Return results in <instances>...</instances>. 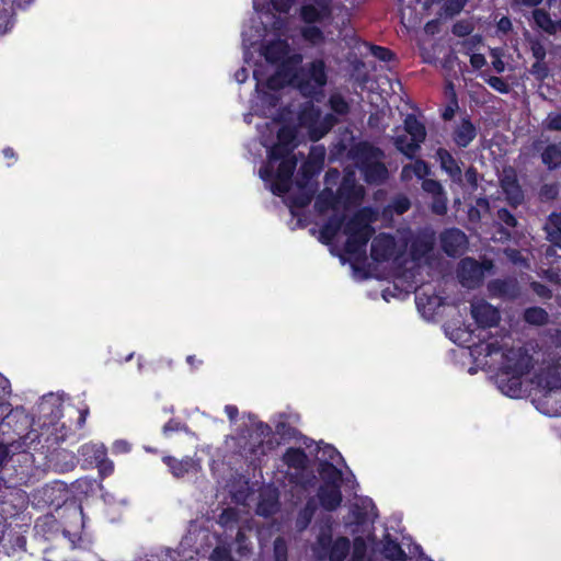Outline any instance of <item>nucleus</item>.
<instances>
[{
    "label": "nucleus",
    "instance_id": "338daca9",
    "mask_svg": "<svg viewBox=\"0 0 561 561\" xmlns=\"http://www.w3.org/2000/svg\"><path fill=\"white\" fill-rule=\"evenodd\" d=\"M321 453H322V457L324 458L323 461H335L337 458H342L341 454L339 453V450L330 445V444H325L321 449Z\"/></svg>",
    "mask_w": 561,
    "mask_h": 561
},
{
    "label": "nucleus",
    "instance_id": "0eeeda50",
    "mask_svg": "<svg viewBox=\"0 0 561 561\" xmlns=\"http://www.w3.org/2000/svg\"><path fill=\"white\" fill-rule=\"evenodd\" d=\"M327 81L325 62L314 59L301 69L298 88L304 94H312L317 88L324 87Z\"/></svg>",
    "mask_w": 561,
    "mask_h": 561
},
{
    "label": "nucleus",
    "instance_id": "a211bd4d",
    "mask_svg": "<svg viewBox=\"0 0 561 561\" xmlns=\"http://www.w3.org/2000/svg\"><path fill=\"white\" fill-rule=\"evenodd\" d=\"M394 238L389 233L378 234L371 242L370 256L377 263L389 261L394 253Z\"/></svg>",
    "mask_w": 561,
    "mask_h": 561
},
{
    "label": "nucleus",
    "instance_id": "6e6552de",
    "mask_svg": "<svg viewBox=\"0 0 561 561\" xmlns=\"http://www.w3.org/2000/svg\"><path fill=\"white\" fill-rule=\"evenodd\" d=\"M491 267V262L480 263L473 257L466 256L458 263L457 276L462 286L473 288L481 284L484 271Z\"/></svg>",
    "mask_w": 561,
    "mask_h": 561
},
{
    "label": "nucleus",
    "instance_id": "49530a36",
    "mask_svg": "<svg viewBox=\"0 0 561 561\" xmlns=\"http://www.w3.org/2000/svg\"><path fill=\"white\" fill-rule=\"evenodd\" d=\"M490 339H491V336L489 333H486L485 335H483L480 339V342H481L480 347L483 346V352H484L485 356H492L494 354L500 353L503 350L501 343L496 339L492 340V341H488ZM476 347H479V345H476Z\"/></svg>",
    "mask_w": 561,
    "mask_h": 561
},
{
    "label": "nucleus",
    "instance_id": "5fc2aeb1",
    "mask_svg": "<svg viewBox=\"0 0 561 561\" xmlns=\"http://www.w3.org/2000/svg\"><path fill=\"white\" fill-rule=\"evenodd\" d=\"M463 181L469 185L471 191H476L479 186V172L476 167L470 165L462 175Z\"/></svg>",
    "mask_w": 561,
    "mask_h": 561
},
{
    "label": "nucleus",
    "instance_id": "39448f33",
    "mask_svg": "<svg viewBox=\"0 0 561 561\" xmlns=\"http://www.w3.org/2000/svg\"><path fill=\"white\" fill-rule=\"evenodd\" d=\"M364 196V187L356 183L352 174H347L343 178L336 194L329 191V195L325 198L320 197L318 203L324 204L327 208H335L336 204L341 203L345 208H348L359 205Z\"/></svg>",
    "mask_w": 561,
    "mask_h": 561
},
{
    "label": "nucleus",
    "instance_id": "13d9d810",
    "mask_svg": "<svg viewBox=\"0 0 561 561\" xmlns=\"http://www.w3.org/2000/svg\"><path fill=\"white\" fill-rule=\"evenodd\" d=\"M422 188L432 196L444 191L442 183L434 179H424L422 182Z\"/></svg>",
    "mask_w": 561,
    "mask_h": 561
},
{
    "label": "nucleus",
    "instance_id": "a18cd8bd",
    "mask_svg": "<svg viewBox=\"0 0 561 561\" xmlns=\"http://www.w3.org/2000/svg\"><path fill=\"white\" fill-rule=\"evenodd\" d=\"M433 201L431 204V210L433 214L444 216L447 213L448 198L445 190L437 195L432 196Z\"/></svg>",
    "mask_w": 561,
    "mask_h": 561
},
{
    "label": "nucleus",
    "instance_id": "9b49d317",
    "mask_svg": "<svg viewBox=\"0 0 561 561\" xmlns=\"http://www.w3.org/2000/svg\"><path fill=\"white\" fill-rule=\"evenodd\" d=\"M300 19L306 24H323L332 20V8L327 0H316L300 8Z\"/></svg>",
    "mask_w": 561,
    "mask_h": 561
},
{
    "label": "nucleus",
    "instance_id": "2f4dec72",
    "mask_svg": "<svg viewBox=\"0 0 561 561\" xmlns=\"http://www.w3.org/2000/svg\"><path fill=\"white\" fill-rule=\"evenodd\" d=\"M318 471L322 479L321 484H337L342 483V471L331 461H320Z\"/></svg>",
    "mask_w": 561,
    "mask_h": 561
},
{
    "label": "nucleus",
    "instance_id": "b1692460",
    "mask_svg": "<svg viewBox=\"0 0 561 561\" xmlns=\"http://www.w3.org/2000/svg\"><path fill=\"white\" fill-rule=\"evenodd\" d=\"M79 456L83 460V467H95L107 455V450L103 445L83 444L78 449Z\"/></svg>",
    "mask_w": 561,
    "mask_h": 561
},
{
    "label": "nucleus",
    "instance_id": "79ce46f5",
    "mask_svg": "<svg viewBox=\"0 0 561 561\" xmlns=\"http://www.w3.org/2000/svg\"><path fill=\"white\" fill-rule=\"evenodd\" d=\"M296 137H297V131H296L295 127L289 126V125L280 126L279 129L277 130V135H276L277 142H280L286 146H295V147L297 146L295 142Z\"/></svg>",
    "mask_w": 561,
    "mask_h": 561
},
{
    "label": "nucleus",
    "instance_id": "09e8293b",
    "mask_svg": "<svg viewBox=\"0 0 561 561\" xmlns=\"http://www.w3.org/2000/svg\"><path fill=\"white\" fill-rule=\"evenodd\" d=\"M329 104L331 110L337 115H346L350 112V105L342 95H331Z\"/></svg>",
    "mask_w": 561,
    "mask_h": 561
},
{
    "label": "nucleus",
    "instance_id": "4468645a",
    "mask_svg": "<svg viewBox=\"0 0 561 561\" xmlns=\"http://www.w3.org/2000/svg\"><path fill=\"white\" fill-rule=\"evenodd\" d=\"M471 316L482 330L497 327L501 320L499 310L486 301L471 305Z\"/></svg>",
    "mask_w": 561,
    "mask_h": 561
},
{
    "label": "nucleus",
    "instance_id": "ea45409f",
    "mask_svg": "<svg viewBox=\"0 0 561 561\" xmlns=\"http://www.w3.org/2000/svg\"><path fill=\"white\" fill-rule=\"evenodd\" d=\"M300 34L307 43L313 46L324 43L325 39L323 31L314 24L301 27Z\"/></svg>",
    "mask_w": 561,
    "mask_h": 561
},
{
    "label": "nucleus",
    "instance_id": "f03ea898",
    "mask_svg": "<svg viewBox=\"0 0 561 561\" xmlns=\"http://www.w3.org/2000/svg\"><path fill=\"white\" fill-rule=\"evenodd\" d=\"M373 210L369 207L358 209L344 224L343 233L347 236L344 252L354 260H360L366 254V248L375 233Z\"/></svg>",
    "mask_w": 561,
    "mask_h": 561
},
{
    "label": "nucleus",
    "instance_id": "37998d69",
    "mask_svg": "<svg viewBox=\"0 0 561 561\" xmlns=\"http://www.w3.org/2000/svg\"><path fill=\"white\" fill-rule=\"evenodd\" d=\"M323 161H324V149H320L318 152H317V150H312L311 151V160L304 163V165L301 168L302 173L305 175H308V173L311 171V169H312V173L316 172L317 170H319L321 168V165L323 164Z\"/></svg>",
    "mask_w": 561,
    "mask_h": 561
},
{
    "label": "nucleus",
    "instance_id": "0e129e2a",
    "mask_svg": "<svg viewBox=\"0 0 561 561\" xmlns=\"http://www.w3.org/2000/svg\"><path fill=\"white\" fill-rule=\"evenodd\" d=\"M497 218L507 227L515 228L517 226L516 217L507 208H500L497 210Z\"/></svg>",
    "mask_w": 561,
    "mask_h": 561
},
{
    "label": "nucleus",
    "instance_id": "f8f14e48",
    "mask_svg": "<svg viewBox=\"0 0 561 561\" xmlns=\"http://www.w3.org/2000/svg\"><path fill=\"white\" fill-rule=\"evenodd\" d=\"M278 161L279 164L275 172V181L271 185V191L279 196L288 192L297 161L294 157Z\"/></svg>",
    "mask_w": 561,
    "mask_h": 561
},
{
    "label": "nucleus",
    "instance_id": "680f3d73",
    "mask_svg": "<svg viewBox=\"0 0 561 561\" xmlns=\"http://www.w3.org/2000/svg\"><path fill=\"white\" fill-rule=\"evenodd\" d=\"M276 433L282 438L290 439V438L296 437V434L298 433V431L286 422H279L276 425Z\"/></svg>",
    "mask_w": 561,
    "mask_h": 561
},
{
    "label": "nucleus",
    "instance_id": "6ab92c4d",
    "mask_svg": "<svg viewBox=\"0 0 561 561\" xmlns=\"http://www.w3.org/2000/svg\"><path fill=\"white\" fill-rule=\"evenodd\" d=\"M77 456L64 448L55 449L47 456L48 467L59 473L72 471L77 466Z\"/></svg>",
    "mask_w": 561,
    "mask_h": 561
},
{
    "label": "nucleus",
    "instance_id": "3c124183",
    "mask_svg": "<svg viewBox=\"0 0 561 561\" xmlns=\"http://www.w3.org/2000/svg\"><path fill=\"white\" fill-rule=\"evenodd\" d=\"M11 461L13 462H23L25 465V469L22 470V474L27 477L32 473V470L34 468V457L30 453H21L15 456V458H11Z\"/></svg>",
    "mask_w": 561,
    "mask_h": 561
},
{
    "label": "nucleus",
    "instance_id": "e2e57ef3",
    "mask_svg": "<svg viewBox=\"0 0 561 561\" xmlns=\"http://www.w3.org/2000/svg\"><path fill=\"white\" fill-rule=\"evenodd\" d=\"M486 83L497 92L507 93L510 91L507 82L501 77L491 76Z\"/></svg>",
    "mask_w": 561,
    "mask_h": 561
},
{
    "label": "nucleus",
    "instance_id": "473e14b6",
    "mask_svg": "<svg viewBox=\"0 0 561 561\" xmlns=\"http://www.w3.org/2000/svg\"><path fill=\"white\" fill-rule=\"evenodd\" d=\"M434 249V241L430 237L414 239L410 247V254L414 261H420L430 254Z\"/></svg>",
    "mask_w": 561,
    "mask_h": 561
},
{
    "label": "nucleus",
    "instance_id": "69168bd1",
    "mask_svg": "<svg viewBox=\"0 0 561 561\" xmlns=\"http://www.w3.org/2000/svg\"><path fill=\"white\" fill-rule=\"evenodd\" d=\"M11 394V383L8 378L0 374V405L8 401Z\"/></svg>",
    "mask_w": 561,
    "mask_h": 561
},
{
    "label": "nucleus",
    "instance_id": "aec40b11",
    "mask_svg": "<svg viewBox=\"0 0 561 561\" xmlns=\"http://www.w3.org/2000/svg\"><path fill=\"white\" fill-rule=\"evenodd\" d=\"M317 496L321 507L328 512L337 510L343 501L341 485L337 484H320Z\"/></svg>",
    "mask_w": 561,
    "mask_h": 561
},
{
    "label": "nucleus",
    "instance_id": "412c9836",
    "mask_svg": "<svg viewBox=\"0 0 561 561\" xmlns=\"http://www.w3.org/2000/svg\"><path fill=\"white\" fill-rule=\"evenodd\" d=\"M501 187L511 206L517 207L524 202V192L514 170L501 179Z\"/></svg>",
    "mask_w": 561,
    "mask_h": 561
},
{
    "label": "nucleus",
    "instance_id": "6e6d98bb",
    "mask_svg": "<svg viewBox=\"0 0 561 561\" xmlns=\"http://www.w3.org/2000/svg\"><path fill=\"white\" fill-rule=\"evenodd\" d=\"M263 85L271 91H279L285 87L284 78L277 72L270 76Z\"/></svg>",
    "mask_w": 561,
    "mask_h": 561
},
{
    "label": "nucleus",
    "instance_id": "423d86ee",
    "mask_svg": "<svg viewBox=\"0 0 561 561\" xmlns=\"http://www.w3.org/2000/svg\"><path fill=\"white\" fill-rule=\"evenodd\" d=\"M533 368V356L524 347H511L503 352V360L501 370L503 375H519L525 376L529 374Z\"/></svg>",
    "mask_w": 561,
    "mask_h": 561
},
{
    "label": "nucleus",
    "instance_id": "7c9ffc66",
    "mask_svg": "<svg viewBox=\"0 0 561 561\" xmlns=\"http://www.w3.org/2000/svg\"><path fill=\"white\" fill-rule=\"evenodd\" d=\"M318 510V505L313 497L307 500L304 507H301L296 517V528L302 531L309 527L312 518Z\"/></svg>",
    "mask_w": 561,
    "mask_h": 561
},
{
    "label": "nucleus",
    "instance_id": "2eb2a0df",
    "mask_svg": "<svg viewBox=\"0 0 561 561\" xmlns=\"http://www.w3.org/2000/svg\"><path fill=\"white\" fill-rule=\"evenodd\" d=\"M282 461L288 468L295 469L297 472L290 479L293 482L304 484L301 481V472L308 468L309 458L305 449L300 447H288L282 456Z\"/></svg>",
    "mask_w": 561,
    "mask_h": 561
},
{
    "label": "nucleus",
    "instance_id": "72a5a7b5",
    "mask_svg": "<svg viewBox=\"0 0 561 561\" xmlns=\"http://www.w3.org/2000/svg\"><path fill=\"white\" fill-rule=\"evenodd\" d=\"M404 129L412 139L422 144L426 137V129L422 122H420L415 115L408 114L404 119Z\"/></svg>",
    "mask_w": 561,
    "mask_h": 561
},
{
    "label": "nucleus",
    "instance_id": "c85d7f7f",
    "mask_svg": "<svg viewBox=\"0 0 561 561\" xmlns=\"http://www.w3.org/2000/svg\"><path fill=\"white\" fill-rule=\"evenodd\" d=\"M345 216L331 217L320 229V240L324 244H330L344 228Z\"/></svg>",
    "mask_w": 561,
    "mask_h": 561
},
{
    "label": "nucleus",
    "instance_id": "cd10ccee",
    "mask_svg": "<svg viewBox=\"0 0 561 561\" xmlns=\"http://www.w3.org/2000/svg\"><path fill=\"white\" fill-rule=\"evenodd\" d=\"M547 240L561 249V213H551L545 224Z\"/></svg>",
    "mask_w": 561,
    "mask_h": 561
},
{
    "label": "nucleus",
    "instance_id": "603ef678",
    "mask_svg": "<svg viewBox=\"0 0 561 561\" xmlns=\"http://www.w3.org/2000/svg\"><path fill=\"white\" fill-rule=\"evenodd\" d=\"M459 108L458 99L455 92H451V96L449 99L448 104L442 112V118L444 121H451L455 116L456 111Z\"/></svg>",
    "mask_w": 561,
    "mask_h": 561
},
{
    "label": "nucleus",
    "instance_id": "4d7b16f0",
    "mask_svg": "<svg viewBox=\"0 0 561 561\" xmlns=\"http://www.w3.org/2000/svg\"><path fill=\"white\" fill-rule=\"evenodd\" d=\"M467 0H447L444 4V11L447 15L458 14L466 5Z\"/></svg>",
    "mask_w": 561,
    "mask_h": 561
},
{
    "label": "nucleus",
    "instance_id": "9d476101",
    "mask_svg": "<svg viewBox=\"0 0 561 561\" xmlns=\"http://www.w3.org/2000/svg\"><path fill=\"white\" fill-rule=\"evenodd\" d=\"M439 242L443 252L449 257L462 255L468 248V237L456 227L443 230L439 234Z\"/></svg>",
    "mask_w": 561,
    "mask_h": 561
},
{
    "label": "nucleus",
    "instance_id": "8fccbe9b",
    "mask_svg": "<svg viewBox=\"0 0 561 561\" xmlns=\"http://www.w3.org/2000/svg\"><path fill=\"white\" fill-rule=\"evenodd\" d=\"M182 431H187V425L179 419H170L162 427V433L165 437Z\"/></svg>",
    "mask_w": 561,
    "mask_h": 561
},
{
    "label": "nucleus",
    "instance_id": "4be33fe9",
    "mask_svg": "<svg viewBox=\"0 0 561 561\" xmlns=\"http://www.w3.org/2000/svg\"><path fill=\"white\" fill-rule=\"evenodd\" d=\"M162 461L175 478H183L192 471H197L199 467L197 460L191 456H185L182 459H178L173 456H164Z\"/></svg>",
    "mask_w": 561,
    "mask_h": 561
},
{
    "label": "nucleus",
    "instance_id": "393cba45",
    "mask_svg": "<svg viewBox=\"0 0 561 561\" xmlns=\"http://www.w3.org/2000/svg\"><path fill=\"white\" fill-rule=\"evenodd\" d=\"M380 551L382 556L390 561H405L408 559L399 541L389 533L385 534L382 537Z\"/></svg>",
    "mask_w": 561,
    "mask_h": 561
},
{
    "label": "nucleus",
    "instance_id": "a19ab883",
    "mask_svg": "<svg viewBox=\"0 0 561 561\" xmlns=\"http://www.w3.org/2000/svg\"><path fill=\"white\" fill-rule=\"evenodd\" d=\"M295 146H286L280 142H275L267 151L270 162H275L283 159L291 158Z\"/></svg>",
    "mask_w": 561,
    "mask_h": 561
},
{
    "label": "nucleus",
    "instance_id": "20e7f679",
    "mask_svg": "<svg viewBox=\"0 0 561 561\" xmlns=\"http://www.w3.org/2000/svg\"><path fill=\"white\" fill-rule=\"evenodd\" d=\"M311 550L317 561H345L351 552V540L346 536L334 538L329 523L320 527Z\"/></svg>",
    "mask_w": 561,
    "mask_h": 561
},
{
    "label": "nucleus",
    "instance_id": "7ed1b4c3",
    "mask_svg": "<svg viewBox=\"0 0 561 561\" xmlns=\"http://www.w3.org/2000/svg\"><path fill=\"white\" fill-rule=\"evenodd\" d=\"M351 154L368 185H379L388 179V169L381 161L383 151L379 147L366 141L359 142L351 150Z\"/></svg>",
    "mask_w": 561,
    "mask_h": 561
},
{
    "label": "nucleus",
    "instance_id": "5701e85b",
    "mask_svg": "<svg viewBox=\"0 0 561 561\" xmlns=\"http://www.w3.org/2000/svg\"><path fill=\"white\" fill-rule=\"evenodd\" d=\"M289 54V44L286 39H274L265 44L262 48V55L265 60L272 65L284 62Z\"/></svg>",
    "mask_w": 561,
    "mask_h": 561
},
{
    "label": "nucleus",
    "instance_id": "e433bc0d",
    "mask_svg": "<svg viewBox=\"0 0 561 561\" xmlns=\"http://www.w3.org/2000/svg\"><path fill=\"white\" fill-rule=\"evenodd\" d=\"M535 24L548 34H554L557 31L556 23L545 9H535L533 12Z\"/></svg>",
    "mask_w": 561,
    "mask_h": 561
},
{
    "label": "nucleus",
    "instance_id": "c756f323",
    "mask_svg": "<svg viewBox=\"0 0 561 561\" xmlns=\"http://www.w3.org/2000/svg\"><path fill=\"white\" fill-rule=\"evenodd\" d=\"M537 385L543 390L551 391L561 388V377L556 368L548 367L536 375Z\"/></svg>",
    "mask_w": 561,
    "mask_h": 561
},
{
    "label": "nucleus",
    "instance_id": "dca6fc26",
    "mask_svg": "<svg viewBox=\"0 0 561 561\" xmlns=\"http://www.w3.org/2000/svg\"><path fill=\"white\" fill-rule=\"evenodd\" d=\"M435 158L440 169L450 178L451 182L463 186L462 171L454 156L446 148L439 147L436 150Z\"/></svg>",
    "mask_w": 561,
    "mask_h": 561
},
{
    "label": "nucleus",
    "instance_id": "a878e982",
    "mask_svg": "<svg viewBox=\"0 0 561 561\" xmlns=\"http://www.w3.org/2000/svg\"><path fill=\"white\" fill-rule=\"evenodd\" d=\"M0 540L3 551L10 557L26 552V538L19 533H9L7 537L2 535Z\"/></svg>",
    "mask_w": 561,
    "mask_h": 561
},
{
    "label": "nucleus",
    "instance_id": "864d4df0",
    "mask_svg": "<svg viewBox=\"0 0 561 561\" xmlns=\"http://www.w3.org/2000/svg\"><path fill=\"white\" fill-rule=\"evenodd\" d=\"M371 54L377 59L386 62L392 61L396 58V55L391 49L378 45L371 46Z\"/></svg>",
    "mask_w": 561,
    "mask_h": 561
},
{
    "label": "nucleus",
    "instance_id": "c9c22d12",
    "mask_svg": "<svg viewBox=\"0 0 561 561\" xmlns=\"http://www.w3.org/2000/svg\"><path fill=\"white\" fill-rule=\"evenodd\" d=\"M337 123V118L334 114L328 113L324 115L322 121L317 125L310 128L309 134L310 138L313 141H318L324 135H327L333 126Z\"/></svg>",
    "mask_w": 561,
    "mask_h": 561
},
{
    "label": "nucleus",
    "instance_id": "58836bf2",
    "mask_svg": "<svg viewBox=\"0 0 561 561\" xmlns=\"http://www.w3.org/2000/svg\"><path fill=\"white\" fill-rule=\"evenodd\" d=\"M525 322L533 325H543L549 320L548 312L541 307H528L523 316Z\"/></svg>",
    "mask_w": 561,
    "mask_h": 561
},
{
    "label": "nucleus",
    "instance_id": "f257e3e1",
    "mask_svg": "<svg viewBox=\"0 0 561 561\" xmlns=\"http://www.w3.org/2000/svg\"><path fill=\"white\" fill-rule=\"evenodd\" d=\"M38 492L47 504H56L58 508L57 516L47 514L37 518L34 526L36 533L48 535L61 531L72 548H87L91 540L85 531V516L82 506L75 502L59 505L60 499H57L55 494L61 490L53 485L47 484Z\"/></svg>",
    "mask_w": 561,
    "mask_h": 561
},
{
    "label": "nucleus",
    "instance_id": "ddd939ff",
    "mask_svg": "<svg viewBox=\"0 0 561 561\" xmlns=\"http://www.w3.org/2000/svg\"><path fill=\"white\" fill-rule=\"evenodd\" d=\"M488 290L491 297L513 301L520 295V287L516 278H496L488 284Z\"/></svg>",
    "mask_w": 561,
    "mask_h": 561
},
{
    "label": "nucleus",
    "instance_id": "f3484780",
    "mask_svg": "<svg viewBox=\"0 0 561 561\" xmlns=\"http://www.w3.org/2000/svg\"><path fill=\"white\" fill-rule=\"evenodd\" d=\"M478 128L470 116L461 117L451 131V139L458 148H467L476 139Z\"/></svg>",
    "mask_w": 561,
    "mask_h": 561
},
{
    "label": "nucleus",
    "instance_id": "bb28decb",
    "mask_svg": "<svg viewBox=\"0 0 561 561\" xmlns=\"http://www.w3.org/2000/svg\"><path fill=\"white\" fill-rule=\"evenodd\" d=\"M522 377L519 375H503L500 369L499 388L510 398H518L522 393Z\"/></svg>",
    "mask_w": 561,
    "mask_h": 561
},
{
    "label": "nucleus",
    "instance_id": "052dcab7",
    "mask_svg": "<svg viewBox=\"0 0 561 561\" xmlns=\"http://www.w3.org/2000/svg\"><path fill=\"white\" fill-rule=\"evenodd\" d=\"M504 254L511 263L515 265H526V259L518 249L506 248L504 249Z\"/></svg>",
    "mask_w": 561,
    "mask_h": 561
},
{
    "label": "nucleus",
    "instance_id": "774afa93",
    "mask_svg": "<svg viewBox=\"0 0 561 561\" xmlns=\"http://www.w3.org/2000/svg\"><path fill=\"white\" fill-rule=\"evenodd\" d=\"M531 289L543 299H550L552 297V290L542 283L533 282Z\"/></svg>",
    "mask_w": 561,
    "mask_h": 561
},
{
    "label": "nucleus",
    "instance_id": "4c0bfd02",
    "mask_svg": "<svg viewBox=\"0 0 561 561\" xmlns=\"http://www.w3.org/2000/svg\"><path fill=\"white\" fill-rule=\"evenodd\" d=\"M394 146L398 151L405 157L412 159L416 151L420 149V142L414 139H409L405 135H399L394 138Z\"/></svg>",
    "mask_w": 561,
    "mask_h": 561
},
{
    "label": "nucleus",
    "instance_id": "c03bdc74",
    "mask_svg": "<svg viewBox=\"0 0 561 561\" xmlns=\"http://www.w3.org/2000/svg\"><path fill=\"white\" fill-rule=\"evenodd\" d=\"M352 552L350 561H367L366 553H367V545L362 537H356L353 540V546L351 545Z\"/></svg>",
    "mask_w": 561,
    "mask_h": 561
},
{
    "label": "nucleus",
    "instance_id": "f704fd0d",
    "mask_svg": "<svg viewBox=\"0 0 561 561\" xmlns=\"http://www.w3.org/2000/svg\"><path fill=\"white\" fill-rule=\"evenodd\" d=\"M541 161L549 170H556L561 167V148L556 144H549L541 151Z\"/></svg>",
    "mask_w": 561,
    "mask_h": 561
},
{
    "label": "nucleus",
    "instance_id": "1a4fd4ad",
    "mask_svg": "<svg viewBox=\"0 0 561 561\" xmlns=\"http://www.w3.org/2000/svg\"><path fill=\"white\" fill-rule=\"evenodd\" d=\"M27 426V415L23 407L12 408L9 401L0 405V430L3 433L11 430L21 436Z\"/></svg>",
    "mask_w": 561,
    "mask_h": 561
},
{
    "label": "nucleus",
    "instance_id": "de8ad7c7",
    "mask_svg": "<svg viewBox=\"0 0 561 561\" xmlns=\"http://www.w3.org/2000/svg\"><path fill=\"white\" fill-rule=\"evenodd\" d=\"M274 561H288V546L283 537H276L273 543Z\"/></svg>",
    "mask_w": 561,
    "mask_h": 561
},
{
    "label": "nucleus",
    "instance_id": "bf43d9fd",
    "mask_svg": "<svg viewBox=\"0 0 561 561\" xmlns=\"http://www.w3.org/2000/svg\"><path fill=\"white\" fill-rule=\"evenodd\" d=\"M545 126L548 130L561 131V113H549L545 121Z\"/></svg>",
    "mask_w": 561,
    "mask_h": 561
}]
</instances>
